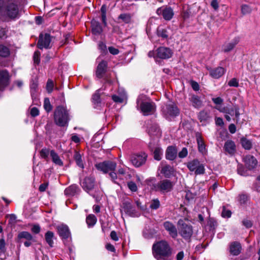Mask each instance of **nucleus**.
<instances>
[{"mask_svg": "<svg viewBox=\"0 0 260 260\" xmlns=\"http://www.w3.org/2000/svg\"><path fill=\"white\" fill-rule=\"evenodd\" d=\"M128 188L132 192H136L138 190V187L136 184L133 181H129L127 183Z\"/></svg>", "mask_w": 260, "mask_h": 260, "instance_id": "51", "label": "nucleus"}, {"mask_svg": "<svg viewBox=\"0 0 260 260\" xmlns=\"http://www.w3.org/2000/svg\"><path fill=\"white\" fill-rule=\"evenodd\" d=\"M80 191L76 184H72L64 190V194L69 196H74Z\"/></svg>", "mask_w": 260, "mask_h": 260, "instance_id": "30", "label": "nucleus"}, {"mask_svg": "<svg viewBox=\"0 0 260 260\" xmlns=\"http://www.w3.org/2000/svg\"><path fill=\"white\" fill-rule=\"evenodd\" d=\"M173 55L172 50L166 47H160L156 50V56L158 58L166 59L170 58Z\"/></svg>", "mask_w": 260, "mask_h": 260, "instance_id": "13", "label": "nucleus"}, {"mask_svg": "<svg viewBox=\"0 0 260 260\" xmlns=\"http://www.w3.org/2000/svg\"><path fill=\"white\" fill-rule=\"evenodd\" d=\"M198 118L201 122H203L208 121L210 117L209 112L206 110H202L198 113Z\"/></svg>", "mask_w": 260, "mask_h": 260, "instance_id": "36", "label": "nucleus"}, {"mask_svg": "<svg viewBox=\"0 0 260 260\" xmlns=\"http://www.w3.org/2000/svg\"><path fill=\"white\" fill-rule=\"evenodd\" d=\"M159 206L160 202L159 200L156 199L152 200L150 203V208L153 210H156L159 207Z\"/></svg>", "mask_w": 260, "mask_h": 260, "instance_id": "48", "label": "nucleus"}, {"mask_svg": "<svg viewBox=\"0 0 260 260\" xmlns=\"http://www.w3.org/2000/svg\"><path fill=\"white\" fill-rule=\"evenodd\" d=\"M83 189L94 198H97L100 194V191L96 187L95 179L92 176L85 177L81 183Z\"/></svg>", "mask_w": 260, "mask_h": 260, "instance_id": "3", "label": "nucleus"}, {"mask_svg": "<svg viewBox=\"0 0 260 260\" xmlns=\"http://www.w3.org/2000/svg\"><path fill=\"white\" fill-rule=\"evenodd\" d=\"M112 99L114 102L117 103H122L123 102V99L117 95H113L112 96Z\"/></svg>", "mask_w": 260, "mask_h": 260, "instance_id": "60", "label": "nucleus"}, {"mask_svg": "<svg viewBox=\"0 0 260 260\" xmlns=\"http://www.w3.org/2000/svg\"><path fill=\"white\" fill-rule=\"evenodd\" d=\"M190 104L195 108H200L202 106V102L200 98L194 94L190 95L189 98Z\"/></svg>", "mask_w": 260, "mask_h": 260, "instance_id": "29", "label": "nucleus"}, {"mask_svg": "<svg viewBox=\"0 0 260 260\" xmlns=\"http://www.w3.org/2000/svg\"><path fill=\"white\" fill-rule=\"evenodd\" d=\"M132 204L133 201L131 199L129 198L124 199L121 205L122 208L121 212L122 210H123L129 216L133 217H139L140 213L136 210L135 207Z\"/></svg>", "mask_w": 260, "mask_h": 260, "instance_id": "6", "label": "nucleus"}, {"mask_svg": "<svg viewBox=\"0 0 260 260\" xmlns=\"http://www.w3.org/2000/svg\"><path fill=\"white\" fill-rule=\"evenodd\" d=\"M100 91V89L96 90L91 98V101L94 106V108L98 109H100L101 107V94Z\"/></svg>", "mask_w": 260, "mask_h": 260, "instance_id": "25", "label": "nucleus"}, {"mask_svg": "<svg viewBox=\"0 0 260 260\" xmlns=\"http://www.w3.org/2000/svg\"><path fill=\"white\" fill-rule=\"evenodd\" d=\"M188 169L190 171H194L196 175L204 174L205 173L204 166L197 159L189 161L187 164Z\"/></svg>", "mask_w": 260, "mask_h": 260, "instance_id": "9", "label": "nucleus"}, {"mask_svg": "<svg viewBox=\"0 0 260 260\" xmlns=\"http://www.w3.org/2000/svg\"><path fill=\"white\" fill-rule=\"evenodd\" d=\"M54 87L53 81L51 79H48L46 84V90L48 93H51L53 91Z\"/></svg>", "mask_w": 260, "mask_h": 260, "instance_id": "52", "label": "nucleus"}, {"mask_svg": "<svg viewBox=\"0 0 260 260\" xmlns=\"http://www.w3.org/2000/svg\"><path fill=\"white\" fill-rule=\"evenodd\" d=\"M17 238L19 239L20 242H23L24 240H34L32 236L26 231L20 232L17 236Z\"/></svg>", "mask_w": 260, "mask_h": 260, "instance_id": "33", "label": "nucleus"}, {"mask_svg": "<svg viewBox=\"0 0 260 260\" xmlns=\"http://www.w3.org/2000/svg\"><path fill=\"white\" fill-rule=\"evenodd\" d=\"M147 155L145 153L135 154L131 156V161L136 167H139L144 164L146 161Z\"/></svg>", "mask_w": 260, "mask_h": 260, "instance_id": "10", "label": "nucleus"}, {"mask_svg": "<svg viewBox=\"0 0 260 260\" xmlns=\"http://www.w3.org/2000/svg\"><path fill=\"white\" fill-rule=\"evenodd\" d=\"M9 54L10 51L8 48L4 45H0V56L7 57Z\"/></svg>", "mask_w": 260, "mask_h": 260, "instance_id": "46", "label": "nucleus"}, {"mask_svg": "<svg viewBox=\"0 0 260 260\" xmlns=\"http://www.w3.org/2000/svg\"><path fill=\"white\" fill-rule=\"evenodd\" d=\"M163 226L171 237L174 239H175L177 237V229L172 222L169 221H166L163 223Z\"/></svg>", "mask_w": 260, "mask_h": 260, "instance_id": "16", "label": "nucleus"}, {"mask_svg": "<svg viewBox=\"0 0 260 260\" xmlns=\"http://www.w3.org/2000/svg\"><path fill=\"white\" fill-rule=\"evenodd\" d=\"M241 244L239 242H233L230 245V252L233 255H239L241 252Z\"/></svg>", "mask_w": 260, "mask_h": 260, "instance_id": "22", "label": "nucleus"}, {"mask_svg": "<svg viewBox=\"0 0 260 260\" xmlns=\"http://www.w3.org/2000/svg\"><path fill=\"white\" fill-rule=\"evenodd\" d=\"M132 17L133 15L130 13H122L118 17V20L119 23L128 24L131 23Z\"/></svg>", "mask_w": 260, "mask_h": 260, "instance_id": "32", "label": "nucleus"}, {"mask_svg": "<svg viewBox=\"0 0 260 260\" xmlns=\"http://www.w3.org/2000/svg\"><path fill=\"white\" fill-rule=\"evenodd\" d=\"M174 183L169 179H163L153 184V189L162 193L170 192L173 188Z\"/></svg>", "mask_w": 260, "mask_h": 260, "instance_id": "5", "label": "nucleus"}, {"mask_svg": "<svg viewBox=\"0 0 260 260\" xmlns=\"http://www.w3.org/2000/svg\"><path fill=\"white\" fill-rule=\"evenodd\" d=\"M179 234L184 239H190L193 234L192 226L185 223H183L179 230Z\"/></svg>", "mask_w": 260, "mask_h": 260, "instance_id": "14", "label": "nucleus"}, {"mask_svg": "<svg viewBox=\"0 0 260 260\" xmlns=\"http://www.w3.org/2000/svg\"><path fill=\"white\" fill-rule=\"evenodd\" d=\"M225 151L231 155H234L236 151V145L232 140H228L224 145Z\"/></svg>", "mask_w": 260, "mask_h": 260, "instance_id": "24", "label": "nucleus"}, {"mask_svg": "<svg viewBox=\"0 0 260 260\" xmlns=\"http://www.w3.org/2000/svg\"><path fill=\"white\" fill-rule=\"evenodd\" d=\"M54 233L51 231H47L45 234V239L47 243L50 247H53L54 242L53 238L54 237Z\"/></svg>", "mask_w": 260, "mask_h": 260, "instance_id": "39", "label": "nucleus"}, {"mask_svg": "<svg viewBox=\"0 0 260 260\" xmlns=\"http://www.w3.org/2000/svg\"><path fill=\"white\" fill-rule=\"evenodd\" d=\"M246 167L248 170L254 169L257 165V161L252 155H247L243 158Z\"/></svg>", "mask_w": 260, "mask_h": 260, "instance_id": "19", "label": "nucleus"}, {"mask_svg": "<svg viewBox=\"0 0 260 260\" xmlns=\"http://www.w3.org/2000/svg\"><path fill=\"white\" fill-rule=\"evenodd\" d=\"M92 33L94 35H99L103 31L102 27L99 22L92 20L91 21Z\"/></svg>", "mask_w": 260, "mask_h": 260, "instance_id": "27", "label": "nucleus"}, {"mask_svg": "<svg viewBox=\"0 0 260 260\" xmlns=\"http://www.w3.org/2000/svg\"><path fill=\"white\" fill-rule=\"evenodd\" d=\"M145 95H140L137 100V107H139L141 111L144 116L152 114L155 110V104L152 102L144 101Z\"/></svg>", "mask_w": 260, "mask_h": 260, "instance_id": "4", "label": "nucleus"}, {"mask_svg": "<svg viewBox=\"0 0 260 260\" xmlns=\"http://www.w3.org/2000/svg\"><path fill=\"white\" fill-rule=\"evenodd\" d=\"M157 35L163 39H167L169 37V32L166 29L158 27L157 29Z\"/></svg>", "mask_w": 260, "mask_h": 260, "instance_id": "41", "label": "nucleus"}, {"mask_svg": "<svg viewBox=\"0 0 260 260\" xmlns=\"http://www.w3.org/2000/svg\"><path fill=\"white\" fill-rule=\"evenodd\" d=\"M207 225L210 226V230H212L215 229L217 225L216 221L212 218H210L208 221Z\"/></svg>", "mask_w": 260, "mask_h": 260, "instance_id": "49", "label": "nucleus"}, {"mask_svg": "<svg viewBox=\"0 0 260 260\" xmlns=\"http://www.w3.org/2000/svg\"><path fill=\"white\" fill-rule=\"evenodd\" d=\"M107 69L108 62L106 60H102L99 62L96 67L95 71L96 77L99 79L103 78L107 71Z\"/></svg>", "mask_w": 260, "mask_h": 260, "instance_id": "15", "label": "nucleus"}, {"mask_svg": "<svg viewBox=\"0 0 260 260\" xmlns=\"http://www.w3.org/2000/svg\"><path fill=\"white\" fill-rule=\"evenodd\" d=\"M164 112L167 116H177L179 114V110L176 105L173 103L167 104Z\"/></svg>", "mask_w": 260, "mask_h": 260, "instance_id": "17", "label": "nucleus"}, {"mask_svg": "<svg viewBox=\"0 0 260 260\" xmlns=\"http://www.w3.org/2000/svg\"><path fill=\"white\" fill-rule=\"evenodd\" d=\"M50 156L52 158L53 162L59 166H62L63 164L62 161L60 159L58 155L55 152L54 150L50 151Z\"/></svg>", "mask_w": 260, "mask_h": 260, "instance_id": "38", "label": "nucleus"}, {"mask_svg": "<svg viewBox=\"0 0 260 260\" xmlns=\"http://www.w3.org/2000/svg\"><path fill=\"white\" fill-rule=\"evenodd\" d=\"M152 251L157 260H167L172 255L173 249L168 241L161 240L153 244Z\"/></svg>", "mask_w": 260, "mask_h": 260, "instance_id": "1", "label": "nucleus"}, {"mask_svg": "<svg viewBox=\"0 0 260 260\" xmlns=\"http://www.w3.org/2000/svg\"><path fill=\"white\" fill-rule=\"evenodd\" d=\"M158 15H162L166 20H170L173 17L174 12L173 9L170 7H162L158 8L156 10Z\"/></svg>", "mask_w": 260, "mask_h": 260, "instance_id": "11", "label": "nucleus"}, {"mask_svg": "<svg viewBox=\"0 0 260 260\" xmlns=\"http://www.w3.org/2000/svg\"><path fill=\"white\" fill-rule=\"evenodd\" d=\"M57 229L59 236L63 240L68 239L71 236V233L67 225L62 224L58 226Z\"/></svg>", "mask_w": 260, "mask_h": 260, "instance_id": "20", "label": "nucleus"}, {"mask_svg": "<svg viewBox=\"0 0 260 260\" xmlns=\"http://www.w3.org/2000/svg\"><path fill=\"white\" fill-rule=\"evenodd\" d=\"M40 156L42 158L46 159L48 158L49 152V150L47 149H42L40 151Z\"/></svg>", "mask_w": 260, "mask_h": 260, "instance_id": "58", "label": "nucleus"}, {"mask_svg": "<svg viewBox=\"0 0 260 260\" xmlns=\"http://www.w3.org/2000/svg\"><path fill=\"white\" fill-rule=\"evenodd\" d=\"M239 38L238 37L235 38L230 43L224 46L223 51L228 52L234 49L235 46L239 43Z\"/></svg>", "mask_w": 260, "mask_h": 260, "instance_id": "34", "label": "nucleus"}, {"mask_svg": "<svg viewBox=\"0 0 260 260\" xmlns=\"http://www.w3.org/2000/svg\"><path fill=\"white\" fill-rule=\"evenodd\" d=\"M160 173L167 178H169L174 173V169L169 165H165L161 168Z\"/></svg>", "mask_w": 260, "mask_h": 260, "instance_id": "31", "label": "nucleus"}, {"mask_svg": "<svg viewBox=\"0 0 260 260\" xmlns=\"http://www.w3.org/2000/svg\"><path fill=\"white\" fill-rule=\"evenodd\" d=\"M108 50L111 54L114 55H117L119 53V50L113 46L109 47Z\"/></svg>", "mask_w": 260, "mask_h": 260, "instance_id": "62", "label": "nucleus"}, {"mask_svg": "<svg viewBox=\"0 0 260 260\" xmlns=\"http://www.w3.org/2000/svg\"><path fill=\"white\" fill-rule=\"evenodd\" d=\"M241 13L245 15L249 14L252 11V8L248 5L243 4L241 6Z\"/></svg>", "mask_w": 260, "mask_h": 260, "instance_id": "47", "label": "nucleus"}, {"mask_svg": "<svg viewBox=\"0 0 260 260\" xmlns=\"http://www.w3.org/2000/svg\"><path fill=\"white\" fill-rule=\"evenodd\" d=\"M73 158L76 162V165L79 167L83 169L84 166L81 154L78 151L75 150L74 151Z\"/></svg>", "mask_w": 260, "mask_h": 260, "instance_id": "35", "label": "nucleus"}, {"mask_svg": "<svg viewBox=\"0 0 260 260\" xmlns=\"http://www.w3.org/2000/svg\"><path fill=\"white\" fill-rule=\"evenodd\" d=\"M195 137L198 144L199 152L204 154L206 152V145L201 133L197 132L195 133Z\"/></svg>", "mask_w": 260, "mask_h": 260, "instance_id": "21", "label": "nucleus"}, {"mask_svg": "<svg viewBox=\"0 0 260 260\" xmlns=\"http://www.w3.org/2000/svg\"><path fill=\"white\" fill-rule=\"evenodd\" d=\"M41 53L39 51H36L33 56L34 61L35 63L39 64L40 62Z\"/></svg>", "mask_w": 260, "mask_h": 260, "instance_id": "53", "label": "nucleus"}, {"mask_svg": "<svg viewBox=\"0 0 260 260\" xmlns=\"http://www.w3.org/2000/svg\"><path fill=\"white\" fill-rule=\"evenodd\" d=\"M224 73V69L222 67H219L213 69H211L210 71V75L215 79H218L221 77Z\"/></svg>", "mask_w": 260, "mask_h": 260, "instance_id": "28", "label": "nucleus"}, {"mask_svg": "<svg viewBox=\"0 0 260 260\" xmlns=\"http://www.w3.org/2000/svg\"><path fill=\"white\" fill-rule=\"evenodd\" d=\"M117 164L113 161L106 160L95 165L97 170L106 174L110 171H115Z\"/></svg>", "mask_w": 260, "mask_h": 260, "instance_id": "8", "label": "nucleus"}, {"mask_svg": "<svg viewBox=\"0 0 260 260\" xmlns=\"http://www.w3.org/2000/svg\"><path fill=\"white\" fill-rule=\"evenodd\" d=\"M43 107L47 113H49L52 110L53 106L51 105L48 98L44 99Z\"/></svg>", "mask_w": 260, "mask_h": 260, "instance_id": "42", "label": "nucleus"}, {"mask_svg": "<svg viewBox=\"0 0 260 260\" xmlns=\"http://www.w3.org/2000/svg\"><path fill=\"white\" fill-rule=\"evenodd\" d=\"M52 37L48 33H40L37 44V47L41 50L44 48L46 49H50L52 47Z\"/></svg>", "mask_w": 260, "mask_h": 260, "instance_id": "7", "label": "nucleus"}, {"mask_svg": "<svg viewBox=\"0 0 260 260\" xmlns=\"http://www.w3.org/2000/svg\"><path fill=\"white\" fill-rule=\"evenodd\" d=\"M150 135H157L159 133V128L156 125H153L149 129Z\"/></svg>", "mask_w": 260, "mask_h": 260, "instance_id": "50", "label": "nucleus"}, {"mask_svg": "<svg viewBox=\"0 0 260 260\" xmlns=\"http://www.w3.org/2000/svg\"><path fill=\"white\" fill-rule=\"evenodd\" d=\"M190 11L189 10L183 11L182 13V17L184 20L189 18L190 15Z\"/></svg>", "mask_w": 260, "mask_h": 260, "instance_id": "63", "label": "nucleus"}, {"mask_svg": "<svg viewBox=\"0 0 260 260\" xmlns=\"http://www.w3.org/2000/svg\"><path fill=\"white\" fill-rule=\"evenodd\" d=\"M232 212L230 210H227L225 207L223 208L221 215L223 217L229 218L231 216Z\"/></svg>", "mask_w": 260, "mask_h": 260, "instance_id": "56", "label": "nucleus"}, {"mask_svg": "<svg viewBox=\"0 0 260 260\" xmlns=\"http://www.w3.org/2000/svg\"><path fill=\"white\" fill-rule=\"evenodd\" d=\"M240 143L242 147L246 150H250L252 147V141L244 137L240 139Z\"/></svg>", "mask_w": 260, "mask_h": 260, "instance_id": "37", "label": "nucleus"}, {"mask_svg": "<svg viewBox=\"0 0 260 260\" xmlns=\"http://www.w3.org/2000/svg\"><path fill=\"white\" fill-rule=\"evenodd\" d=\"M9 73L6 71H0V90L8 84Z\"/></svg>", "mask_w": 260, "mask_h": 260, "instance_id": "26", "label": "nucleus"}, {"mask_svg": "<svg viewBox=\"0 0 260 260\" xmlns=\"http://www.w3.org/2000/svg\"><path fill=\"white\" fill-rule=\"evenodd\" d=\"M6 218L8 219V225L11 228H15L16 223V217L15 214H7Z\"/></svg>", "mask_w": 260, "mask_h": 260, "instance_id": "40", "label": "nucleus"}, {"mask_svg": "<svg viewBox=\"0 0 260 260\" xmlns=\"http://www.w3.org/2000/svg\"><path fill=\"white\" fill-rule=\"evenodd\" d=\"M228 85L231 87H238L239 86V83L236 78H233L229 81Z\"/></svg>", "mask_w": 260, "mask_h": 260, "instance_id": "61", "label": "nucleus"}, {"mask_svg": "<svg viewBox=\"0 0 260 260\" xmlns=\"http://www.w3.org/2000/svg\"><path fill=\"white\" fill-rule=\"evenodd\" d=\"M216 109L221 112L229 114L231 116H233L234 115L235 106L233 108H232L230 109L226 107H223L221 109H220L219 108H216Z\"/></svg>", "mask_w": 260, "mask_h": 260, "instance_id": "45", "label": "nucleus"}, {"mask_svg": "<svg viewBox=\"0 0 260 260\" xmlns=\"http://www.w3.org/2000/svg\"><path fill=\"white\" fill-rule=\"evenodd\" d=\"M31 231L32 233L35 234H38L40 232L41 228L39 225L35 224L33 225L31 229Z\"/></svg>", "mask_w": 260, "mask_h": 260, "instance_id": "64", "label": "nucleus"}, {"mask_svg": "<svg viewBox=\"0 0 260 260\" xmlns=\"http://www.w3.org/2000/svg\"><path fill=\"white\" fill-rule=\"evenodd\" d=\"M86 221L88 226H91L95 224L96 218L94 215L90 214L86 217Z\"/></svg>", "mask_w": 260, "mask_h": 260, "instance_id": "44", "label": "nucleus"}, {"mask_svg": "<svg viewBox=\"0 0 260 260\" xmlns=\"http://www.w3.org/2000/svg\"><path fill=\"white\" fill-rule=\"evenodd\" d=\"M108 173L109 176L111 178V180L112 181V182L115 184H118V183L116 182V179H117V175L116 173L115 172V171H110Z\"/></svg>", "mask_w": 260, "mask_h": 260, "instance_id": "55", "label": "nucleus"}, {"mask_svg": "<svg viewBox=\"0 0 260 260\" xmlns=\"http://www.w3.org/2000/svg\"><path fill=\"white\" fill-rule=\"evenodd\" d=\"M30 92L32 100L36 99L37 97L38 88V78L37 76L32 77L30 81L29 84Z\"/></svg>", "mask_w": 260, "mask_h": 260, "instance_id": "18", "label": "nucleus"}, {"mask_svg": "<svg viewBox=\"0 0 260 260\" xmlns=\"http://www.w3.org/2000/svg\"><path fill=\"white\" fill-rule=\"evenodd\" d=\"M70 119L69 111L66 108L61 106L56 107L54 112V120L56 125L61 127L66 126Z\"/></svg>", "mask_w": 260, "mask_h": 260, "instance_id": "2", "label": "nucleus"}, {"mask_svg": "<svg viewBox=\"0 0 260 260\" xmlns=\"http://www.w3.org/2000/svg\"><path fill=\"white\" fill-rule=\"evenodd\" d=\"M39 109L36 107H32L30 109V115L33 117H35L39 115Z\"/></svg>", "mask_w": 260, "mask_h": 260, "instance_id": "57", "label": "nucleus"}, {"mask_svg": "<svg viewBox=\"0 0 260 260\" xmlns=\"http://www.w3.org/2000/svg\"><path fill=\"white\" fill-rule=\"evenodd\" d=\"M16 0H8L5 12V14L11 18H15L16 17Z\"/></svg>", "mask_w": 260, "mask_h": 260, "instance_id": "12", "label": "nucleus"}, {"mask_svg": "<svg viewBox=\"0 0 260 260\" xmlns=\"http://www.w3.org/2000/svg\"><path fill=\"white\" fill-rule=\"evenodd\" d=\"M163 154V151L161 148L156 147L155 148L153 152L154 158L156 160H160Z\"/></svg>", "mask_w": 260, "mask_h": 260, "instance_id": "43", "label": "nucleus"}, {"mask_svg": "<svg viewBox=\"0 0 260 260\" xmlns=\"http://www.w3.org/2000/svg\"><path fill=\"white\" fill-rule=\"evenodd\" d=\"M248 196L246 194H241L239 197V201L241 204H245L248 200Z\"/></svg>", "mask_w": 260, "mask_h": 260, "instance_id": "54", "label": "nucleus"}, {"mask_svg": "<svg viewBox=\"0 0 260 260\" xmlns=\"http://www.w3.org/2000/svg\"><path fill=\"white\" fill-rule=\"evenodd\" d=\"M188 154V151L186 148L184 147L182 148L181 151H180L178 153V156L180 158H184Z\"/></svg>", "mask_w": 260, "mask_h": 260, "instance_id": "59", "label": "nucleus"}, {"mask_svg": "<svg viewBox=\"0 0 260 260\" xmlns=\"http://www.w3.org/2000/svg\"><path fill=\"white\" fill-rule=\"evenodd\" d=\"M177 150L176 147L169 146L166 151V159L170 160H174L177 157Z\"/></svg>", "mask_w": 260, "mask_h": 260, "instance_id": "23", "label": "nucleus"}]
</instances>
